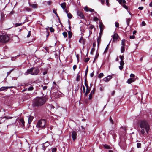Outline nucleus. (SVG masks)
Segmentation results:
<instances>
[{"label":"nucleus","mask_w":152,"mask_h":152,"mask_svg":"<svg viewBox=\"0 0 152 152\" xmlns=\"http://www.w3.org/2000/svg\"><path fill=\"white\" fill-rule=\"evenodd\" d=\"M140 127L142 129L140 131V133L144 134L145 133V129L147 133H148L150 128L149 125L147 121L145 120H142L140 121L139 123Z\"/></svg>","instance_id":"1"},{"label":"nucleus","mask_w":152,"mask_h":152,"mask_svg":"<svg viewBox=\"0 0 152 152\" xmlns=\"http://www.w3.org/2000/svg\"><path fill=\"white\" fill-rule=\"evenodd\" d=\"M45 99L44 97H37L34 101L33 104L35 106H41L45 103Z\"/></svg>","instance_id":"2"},{"label":"nucleus","mask_w":152,"mask_h":152,"mask_svg":"<svg viewBox=\"0 0 152 152\" xmlns=\"http://www.w3.org/2000/svg\"><path fill=\"white\" fill-rule=\"evenodd\" d=\"M39 72V69L36 67H33L31 68L28 69L27 71L24 74L27 75L29 74L32 75H36L38 74Z\"/></svg>","instance_id":"3"},{"label":"nucleus","mask_w":152,"mask_h":152,"mask_svg":"<svg viewBox=\"0 0 152 152\" xmlns=\"http://www.w3.org/2000/svg\"><path fill=\"white\" fill-rule=\"evenodd\" d=\"M46 121L45 119H42L38 121L36 125L37 128H44L45 127Z\"/></svg>","instance_id":"4"},{"label":"nucleus","mask_w":152,"mask_h":152,"mask_svg":"<svg viewBox=\"0 0 152 152\" xmlns=\"http://www.w3.org/2000/svg\"><path fill=\"white\" fill-rule=\"evenodd\" d=\"M9 37L6 35H0V42L6 43L8 41Z\"/></svg>","instance_id":"5"},{"label":"nucleus","mask_w":152,"mask_h":152,"mask_svg":"<svg viewBox=\"0 0 152 152\" xmlns=\"http://www.w3.org/2000/svg\"><path fill=\"white\" fill-rule=\"evenodd\" d=\"M25 87H27L26 88L27 90L30 91L34 90V88L33 87V85H31L29 84H26L25 85Z\"/></svg>","instance_id":"6"},{"label":"nucleus","mask_w":152,"mask_h":152,"mask_svg":"<svg viewBox=\"0 0 152 152\" xmlns=\"http://www.w3.org/2000/svg\"><path fill=\"white\" fill-rule=\"evenodd\" d=\"M77 135V132L76 131H73L72 132L71 136L73 140H75L76 138Z\"/></svg>","instance_id":"7"},{"label":"nucleus","mask_w":152,"mask_h":152,"mask_svg":"<svg viewBox=\"0 0 152 152\" xmlns=\"http://www.w3.org/2000/svg\"><path fill=\"white\" fill-rule=\"evenodd\" d=\"M77 15L80 17V18L84 19V16L81 12L78 11L77 12Z\"/></svg>","instance_id":"8"},{"label":"nucleus","mask_w":152,"mask_h":152,"mask_svg":"<svg viewBox=\"0 0 152 152\" xmlns=\"http://www.w3.org/2000/svg\"><path fill=\"white\" fill-rule=\"evenodd\" d=\"M99 26L100 29V32H103V29L104 28V26L102 22H100L99 24Z\"/></svg>","instance_id":"9"},{"label":"nucleus","mask_w":152,"mask_h":152,"mask_svg":"<svg viewBox=\"0 0 152 152\" xmlns=\"http://www.w3.org/2000/svg\"><path fill=\"white\" fill-rule=\"evenodd\" d=\"M14 87L13 86H10V87H2L0 88V91H6L7 89L8 88H10Z\"/></svg>","instance_id":"10"},{"label":"nucleus","mask_w":152,"mask_h":152,"mask_svg":"<svg viewBox=\"0 0 152 152\" xmlns=\"http://www.w3.org/2000/svg\"><path fill=\"white\" fill-rule=\"evenodd\" d=\"M50 145L48 142H46L43 144V149L44 150H45L46 147Z\"/></svg>","instance_id":"11"},{"label":"nucleus","mask_w":152,"mask_h":152,"mask_svg":"<svg viewBox=\"0 0 152 152\" xmlns=\"http://www.w3.org/2000/svg\"><path fill=\"white\" fill-rule=\"evenodd\" d=\"M103 32H100L98 37L97 39V42H98V45H99V44L100 43L101 40V37L102 34Z\"/></svg>","instance_id":"12"},{"label":"nucleus","mask_w":152,"mask_h":152,"mask_svg":"<svg viewBox=\"0 0 152 152\" xmlns=\"http://www.w3.org/2000/svg\"><path fill=\"white\" fill-rule=\"evenodd\" d=\"M112 78V76L110 75H108L107 77L104 78L103 79V80L105 82H107L109 81Z\"/></svg>","instance_id":"13"},{"label":"nucleus","mask_w":152,"mask_h":152,"mask_svg":"<svg viewBox=\"0 0 152 152\" xmlns=\"http://www.w3.org/2000/svg\"><path fill=\"white\" fill-rule=\"evenodd\" d=\"M118 37L119 36L117 34H114L113 37V41H117Z\"/></svg>","instance_id":"14"},{"label":"nucleus","mask_w":152,"mask_h":152,"mask_svg":"<svg viewBox=\"0 0 152 152\" xmlns=\"http://www.w3.org/2000/svg\"><path fill=\"white\" fill-rule=\"evenodd\" d=\"M5 15L3 13L1 12V21H3L5 20Z\"/></svg>","instance_id":"15"},{"label":"nucleus","mask_w":152,"mask_h":152,"mask_svg":"<svg viewBox=\"0 0 152 152\" xmlns=\"http://www.w3.org/2000/svg\"><path fill=\"white\" fill-rule=\"evenodd\" d=\"M95 90L94 89V88L93 90H92L91 91L90 94L89 95V99H91L92 98V96L93 94L94 93Z\"/></svg>","instance_id":"16"},{"label":"nucleus","mask_w":152,"mask_h":152,"mask_svg":"<svg viewBox=\"0 0 152 152\" xmlns=\"http://www.w3.org/2000/svg\"><path fill=\"white\" fill-rule=\"evenodd\" d=\"M85 39L83 38L82 37H81L80 39L79 42L80 43H82L84 45L85 43Z\"/></svg>","instance_id":"17"},{"label":"nucleus","mask_w":152,"mask_h":152,"mask_svg":"<svg viewBox=\"0 0 152 152\" xmlns=\"http://www.w3.org/2000/svg\"><path fill=\"white\" fill-rule=\"evenodd\" d=\"M19 123L21 124H21L22 126H24V123L25 122L24 121V119L23 118H20L19 119Z\"/></svg>","instance_id":"18"},{"label":"nucleus","mask_w":152,"mask_h":152,"mask_svg":"<svg viewBox=\"0 0 152 152\" xmlns=\"http://www.w3.org/2000/svg\"><path fill=\"white\" fill-rule=\"evenodd\" d=\"M29 5L32 8H36L38 6L37 4H31L29 3Z\"/></svg>","instance_id":"19"},{"label":"nucleus","mask_w":152,"mask_h":152,"mask_svg":"<svg viewBox=\"0 0 152 152\" xmlns=\"http://www.w3.org/2000/svg\"><path fill=\"white\" fill-rule=\"evenodd\" d=\"M134 81L135 80L133 78H131L128 80L127 82L128 84H130L132 82Z\"/></svg>","instance_id":"20"},{"label":"nucleus","mask_w":152,"mask_h":152,"mask_svg":"<svg viewBox=\"0 0 152 152\" xmlns=\"http://www.w3.org/2000/svg\"><path fill=\"white\" fill-rule=\"evenodd\" d=\"M61 7L62 8V9H63V10H64V9H66V3L65 2H64L62 3L61 5Z\"/></svg>","instance_id":"21"},{"label":"nucleus","mask_w":152,"mask_h":152,"mask_svg":"<svg viewBox=\"0 0 152 152\" xmlns=\"http://www.w3.org/2000/svg\"><path fill=\"white\" fill-rule=\"evenodd\" d=\"M118 1L121 5H122V4H125L126 3V1L125 0H118Z\"/></svg>","instance_id":"22"},{"label":"nucleus","mask_w":152,"mask_h":152,"mask_svg":"<svg viewBox=\"0 0 152 152\" xmlns=\"http://www.w3.org/2000/svg\"><path fill=\"white\" fill-rule=\"evenodd\" d=\"M33 119V117L32 116H30L28 118V123L29 124L31 123V121H32Z\"/></svg>","instance_id":"23"},{"label":"nucleus","mask_w":152,"mask_h":152,"mask_svg":"<svg viewBox=\"0 0 152 152\" xmlns=\"http://www.w3.org/2000/svg\"><path fill=\"white\" fill-rule=\"evenodd\" d=\"M125 41L126 40H125V39H123L122 40V41H121L122 46H124Z\"/></svg>","instance_id":"24"},{"label":"nucleus","mask_w":152,"mask_h":152,"mask_svg":"<svg viewBox=\"0 0 152 152\" xmlns=\"http://www.w3.org/2000/svg\"><path fill=\"white\" fill-rule=\"evenodd\" d=\"M68 37L69 38H71L72 37V33L71 31L68 32Z\"/></svg>","instance_id":"25"},{"label":"nucleus","mask_w":152,"mask_h":152,"mask_svg":"<svg viewBox=\"0 0 152 152\" xmlns=\"http://www.w3.org/2000/svg\"><path fill=\"white\" fill-rule=\"evenodd\" d=\"M110 43H109L108 45H107L106 48V49L104 52V53H106V52L108 50V47H109V44H110Z\"/></svg>","instance_id":"26"},{"label":"nucleus","mask_w":152,"mask_h":152,"mask_svg":"<svg viewBox=\"0 0 152 152\" xmlns=\"http://www.w3.org/2000/svg\"><path fill=\"white\" fill-rule=\"evenodd\" d=\"M125 50V48L124 46H121V51L122 53H123Z\"/></svg>","instance_id":"27"},{"label":"nucleus","mask_w":152,"mask_h":152,"mask_svg":"<svg viewBox=\"0 0 152 152\" xmlns=\"http://www.w3.org/2000/svg\"><path fill=\"white\" fill-rule=\"evenodd\" d=\"M104 147L106 149H109L110 148V146L107 144H105L104 145Z\"/></svg>","instance_id":"28"},{"label":"nucleus","mask_w":152,"mask_h":152,"mask_svg":"<svg viewBox=\"0 0 152 152\" xmlns=\"http://www.w3.org/2000/svg\"><path fill=\"white\" fill-rule=\"evenodd\" d=\"M67 15L68 18L69 19H71L72 18V14L70 13H67Z\"/></svg>","instance_id":"29"},{"label":"nucleus","mask_w":152,"mask_h":152,"mask_svg":"<svg viewBox=\"0 0 152 152\" xmlns=\"http://www.w3.org/2000/svg\"><path fill=\"white\" fill-rule=\"evenodd\" d=\"M62 34L63 35V36L64 37V38H66V37H67V33L66 32H64Z\"/></svg>","instance_id":"30"},{"label":"nucleus","mask_w":152,"mask_h":152,"mask_svg":"<svg viewBox=\"0 0 152 152\" xmlns=\"http://www.w3.org/2000/svg\"><path fill=\"white\" fill-rule=\"evenodd\" d=\"M23 23H16L15 24V26L16 27H17L19 26H21L22 25Z\"/></svg>","instance_id":"31"},{"label":"nucleus","mask_w":152,"mask_h":152,"mask_svg":"<svg viewBox=\"0 0 152 152\" xmlns=\"http://www.w3.org/2000/svg\"><path fill=\"white\" fill-rule=\"evenodd\" d=\"M88 71V66H87V68L86 70L85 74V77H86L87 76V74Z\"/></svg>","instance_id":"32"},{"label":"nucleus","mask_w":152,"mask_h":152,"mask_svg":"<svg viewBox=\"0 0 152 152\" xmlns=\"http://www.w3.org/2000/svg\"><path fill=\"white\" fill-rule=\"evenodd\" d=\"M130 20L131 19L130 18H128L127 19L126 23L128 26L129 25V22Z\"/></svg>","instance_id":"33"},{"label":"nucleus","mask_w":152,"mask_h":152,"mask_svg":"<svg viewBox=\"0 0 152 152\" xmlns=\"http://www.w3.org/2000/svg\"><path fill=\"white\" fill-rule=\"evenodd\" d=\"M89 92H90L89 90L88 89V88H87L86 92L85 94V95L86 96H87L88 95V94L89 93Z\"/></svg>","instance_id":"34"},{"label":"nucleus","mask_w":152,"mask_h":152,"mask_svg":"<svg viewBox=\"0 0 152 152\" xmlns=\"http://www.w3.org/2000/svg\"><path fill=\"white\" fill-rule=\"evenodd\" d=\"M80 78V75H77L76 78V80L77 81H79Z\"/></svg>","instance_id":"35"},{"label":"nucleus","mask_w":152,"mask_h":152,"mask_svg":"<svg viewBox=\"0 0 152 152\" xmlns=\"http://www.w3.org/2000/svg\"><path fill=\"white\" fill-rule=\"evenodd\" d=\"M103 74L102 73H100L98 75V77L99 78L102 77L103 76Z\"/></svg>","instance_id":"36"},{"label":"nucleus","mask_w":152,"mask_h":152,"mask_svg":"<svg viewBox=\"0 0 152 152\" xmlns=\"http://www.w3.org/2000/svg\"><path fill=\"white\" fill-rule=\"evenodd\" d=\"M3 118H5L6 119H12V117L5 116Z\"/></svg>","instance_id":"37"},{"label":"nucleus","mask_w":152,"mask_h":152,"mask_svg":"<svg viewBox=\"0 0 152 152\" xmlns=\"http://www.w3.org/2000/svg\"><path fill=\"white\" fill-rule=\"evenodd\" d=\"M94 27V26L91 25L89 26V28L91 30H92Z\"/></svg>","instance_id":"38"},{"label":"nucleus","mask_w":152,"mask_h":152,"mask_svg":"<svg viewBox=\"0 0 152 152\" xmlns=\"http://www.w3.org/2000/svg\"><path fill=\"white\" fill-rule=\"evenodd\" d=\"M84 9L85 11L88 12L89 11V8L86 6L85 7Z\"/></svg>","instance_id":"39"},{"label":"nucleus","mask_w":152,"mask_h":152,"mask_svg":"<svg viewBox=\"0 0 152 152\" xmlns=\"http://www.w3.org/2000/svg\"><path fill=\"white\" fill-rule=\"evenodd\" d=\"M57 149L56 148H52V152H56Z\"/></svg>","instance_id":"40"},{"label":"nucleus","mask_w":152,"mask_h":152,"mask_svg":"<svg viewBox=\"0 0 152 152\" xmlns=\"http://www.w3.org/2000/svg\"><path fill=\"white\" fill-rule=\"evenodd\" d=\"M50 31L51 32H53L54 31V30L53 27H51L50 28Z\"/></svg>","instance_id":"41"},{"label":"nucleus","mask_w":152,"mask_h":152,"mask_svg":"<svg viewBox=\"0 0 152 152\" xmlns=\"http://www.w3.org/2000/svg\"><path fill=\"white\" fill-rule=\"evenodd\" d=\"M137 148H140L141 146V144L140 143L138 142L137 143Z\"/></svg>","instance_id":"42"},{"label":"nucleus","mask_w":152,"mask_h":152,"mask_svg":"<svg viewBox=\"0 0 152 152\" xmlns=\"http://www.w3.org/2000/svg\"><path fill=\"white\" fill-rule=\"evenodd\" d=\"M115 26L116 27H119V23L118 22H115Z\"/></svg>","instance_id":"43"},{"label":"nucleus","mask_w":152,"mask_h":152,"mask_svg":"<svg viewBox=\"0 0 152 152\" xmlns=\"http://www.w3.org/2000/svg\"><path fill=\"white\" fill-rule=\"evenodd\" d=\"M109 119H110V122L112 124H114L113 121V120H112L111 117H110Z\"/></svg>","instance_id":"44"},{"label":"nucleus","mask_w":152,"mask_h":152,"mask_svg":"<svg viewBox=\"0 0 152 152\" xmlns=\"http://www.w3.org/2000/svg\"><path fill=\"white\" fill-rule=\"evenodd\" d=\"M93 20L94 21H97L98 20V18L96 17H95L93 18Z\"/></svg>","instance_id":"45"},{"label":"nucleus","mask_w":152,"mask_h":152,"mask_svg":"<svg viewBox=\"0 0 152 152\" xmlns=\"http://www.w3.org/2000/svg\"><path fill=\"white\" fill-rule=\"evenodd\" d=\"M120 64L122 66H123L124 65V63L123 61H121L120 62Z\"/></svg>","instance_id":"46"},{"label":"nucleus","mask_w":152,"mask_h":152,"mask_svg":"<svg viewBox=\"0 0 152 152\" xmlns=\"http://www.w3.org/2000/svg\"><path fill=\"white\" fill-rule=\"evenodd\" d=\"M89 58H86L85 59L84 61L85 62H87L89 61Z\"/></svg>","instance_id":"47"},{"label":"nucleus","mask_w":152,"mask_h":152,"mask_svg":"<svg viewBox=\"0 0 152 152\" xmlns=\"http://www.w3.org/2000/svg\"><path fill=\"white\" fill-rule=\"evenodd\" d=\"M120 58L121 60V61H123L124 59V57L123 56H120Z\"/></svg>","instance_id":"48"},{"label":"nucleus","mask_w":152,"mask_h":152,"mask_svg":"<svg viewBox=\"0 0 152 152\" xmlns=\"http://www.w3.org/2000/svg\"><path fill=\"white\" fill-rule=\"evenodd\" d=\"M145 23L144 21H143L141 23V25L142 26H145Z\"/></svg>","instance_id":"49"},{"label":"nucleus","mask_w":152,"mask_h":152,"mask_svg":"<svg viewBox=\"0 0 152 152\" xmlns=\"http://www.w3.org/2000/svg\"><path fill=\"white\" fill-rule=\"evenodd\" d=\"M99 54H96L95 56V58H94V60H95V59H96L99 56Z\"/></svg>","instance_id":"50"},{"label":"nucleus","mask_w":152,"mask_h":152,"mask_svg":"<svg viewBox=\"0 0 152 152\" xmlns=\"http://www.w3.org/2000/svg\"><path fill=\"white\" fill-rule=\"evenodd\" d=\"M135 76V75L133 74H131L130 75V77L131 78H133Z\"/></svg>","instance_id":"51"},{"label":"nucleus","mask_w":152,"mask_h":152,"mask_svg":"<svg viewBox=\"0 0 152 152\" xmlns=\"http://www.w3.org/2000/svg\"><path fill=\"white\" fill-rule=\"evenodd\" d=\"M42 86V88L44 90H46L47 88V87L46 86Z\"/></svg>","instance_id":"52"},{"label":"nucleus","mask_w":152,"mask_h":152,"mask_svg":"<svg viewBox=\"0 0 152 152\" xmlns=\"http://www.w3.org/2000/svg\"><path fill=\"white\" fill-rule=\"evenodd\" d=\"M31 31H29L28 33V35H27V37H30V35H31Z\"/></svg>","instance_id":"53"},{"label":"nucleus","mask_w":152,"mask_h":152,"mask_svg":"<svg viewBox=\"0 0 152 152\" xmlns=\"http://www.w3.org/2000/svg\"><path fill=\"white\" fill-rule=\"evenodd\" d=\"M123 6L124 8H125L126 9H128V7L126 5L124 4L123 5Z\"/></svg>","instance_id":"54"},{"label":"nucleus","mask_w":152,"mask_h":152,"mask_svg":"<svg viewBox=\"0 0 152 152\" xmlns=\"http://www.w3.org/2000/svg\"><path fill=\"white\" fill-rule=\"evenodd\" d=\"M135 38V36L134 35L130 36V38L131 39H134Z\"/></svg>","instance_id":"55"},{"label":"nucleus","mask_w":152,"mask_h":152,"mask_svg":"<svg viewBox=\"0 0 152 152\" xmlns=\"http://www.w3.org/2000/svg\"><path fill=\"white\" fill-rule=\"evenodd\" d=\"M26 10L28 11H30L31 10L30 8H29L28 7H27L26 8Z\"/></svg>","instance_id":"56"},{"label":"nucleus","mask_w":152,"mask_h":152,"mask_svg":"<svg viewBox=\"0 0 152 152\" xmlns=\"http://www.w3.org/2000/svg\"><path fill=\"white\" fill-rule=\"evenodd\" d=\"M119 69H120V70H121L123 69V66H121V65H120L119 67Z\"/></svg>","instance_id":"57"},{"label":"nucleus","mask_w":152,"mask_h":152,"mask_svg":"<svg viewBox=\"0 0 152 152\" xmlns=\"http://www.w3.org/2000/svg\"><path fill=\"white\" fill-rule=\"evenodd\" d=\"M143 7H138V9L140 10H142L143 9Z\"/></svg>","instance_id":"58"},{"label":"nucleus","mask_w":152,"mask_h":152,"mask_svg":"<svg viewBox=\"0 0 152 152\" xmlns=\"http://www.w3.org/2000/svg\"><path fill=\"white\" fill-rule=\"evenodd\" d=\"M77 68V66L76 65H74L73 66V69L74 70H75Z\"/></svg>","instance_id":"59"},{"label":"nucleus","mask_w":152,"mask_h":152,"mask_svg":"<svg viewBox=\"0 0 152 152\" xmlns=\"http://www.w3.org/2000/svg\"><path fill=\"white\" fill-rule=\"evenodd\" d=\"M64 10H63L64 11L66 12V13H68V12H69L68 10H67L66 9H64Z\"/></svg>","instance_id":"60"},{"label":"nucleus","mask_w":152,"mask_h":152,"mask_svg":"<svg viewBox=\"0 0 152 152\" xmlns=\"http://www.w3.org/2000/svg\"><path fill=\"white\" fill-rule=\"evenodd\" d=\"M47 3L48 5H50L51 3V1H48Z\"/></svg>","instance_id":"61"},{"label":"nucleus","mask_w":152,"mask_h":152,"mask_svg":"<svg viewBox=\"0 0 152 152\" xmlns=\"http://www.w3.org/2000/svg\"><path fill=\"white\" fill-rule=\"evenodd\" d=\"M83 93H84L85 92V91H86L85 88L84 86H83Z\"/></svg>","instance_id":"62"},{"label":"nucleus","mask_w":152,"mask_h":152,"mask_svg":"<svg viewBox=\"0 0 152 152\" xmlns=\"http://www.w3.org/2000/svg\"><path fill=\"white\" fill-rule=\"evenodd\" d=\"M89 11L92 12H94V10L91 8H89Z\"/></svg>","instance_id":"63"},{"label":"nucleus","mask_w":152,"mask_h":152,"mask_svg":"<svg viewBox=\"0 0 152 152\" xmlns=\"http://www.w3.org/2000/svg\"><path fill=\"white\" fill-rule=\"evenodd\" d=\"M94 72H92L90 75V76L91 77H93L94 75Z\"/></svg>","instance_id":"64"}]
</instances>
